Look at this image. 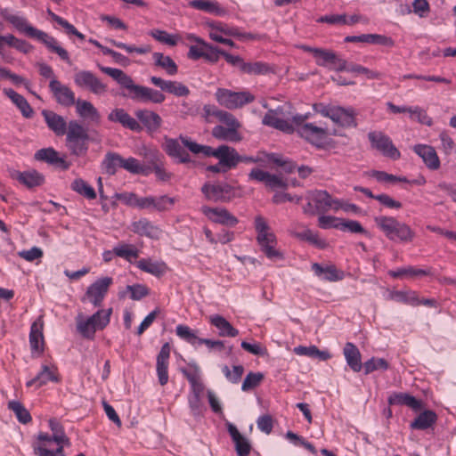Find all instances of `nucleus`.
Here are the masks:
<instances>
[{
  "mask_svg": "<svg viewBox=\"0 0 456 456\" xmlns=\"http://www.w3.org/2000/svg\"><path fill=\"white\" fill-rule=\"evenodd\" d=\"M2 17L9 21L19 32L25 34L30 38L38 40L44 44L50 52L58 54L59 57L67 63H70L69 53L58 45L57 40L53 37L34 28L28 24L27 20L22 16L7 14L5 11L4 12L2 10Z\"/></svg>",
  "mask_w": 456,
  "mask_h": 456,
  "instance_id": "1",
  "label": "nucleus"
},
{
  "mask_svg": "<svg viewBox=\"0 0 456 456\" xmlns=\"http://www.w3.org/2000/svg\"><path fill=\"white\" fill-rule=\"evenodd\" d=\"M181 142L191 152L194 154H203L206 157H215L218 159L219 165L223 167V173L233 169L238 166L239 152L235 148L222 144L216 149L208 145L199 144L188 136L180 135Z\"/></svg>",
  "mask_w": 456,
  "mask_h": 456,
  "instance_id": "2",
  "label": "nucleus"
},
{
  "mask_svg": "<svg viewBox=\"0 0 456 456\" xmlns=\"http://www.w3.org/2000/svg\"><path fill=\"white\" fill-rule=\"evenodd\" d=\"M374 223L391 241L410 243L415 238V232L407 224L398 221L394 216H375Z\"/></svg>",
  "mask_w": 456,
  "mask_h": 456,
  "instance_id": "3",
  "label": "nucleus"
},
{
  "mask_svg": "<svg viewBox=\"0 0 456 456\" xmlns=\"http://www.w3.org/2000/svg\"><path fill=\"white\" fill-rule=\"evenodd\" d=\"M67 147L71 155L84 157L88 151L90 136L87 130L77 120H70L68 125Z\"/></svg>",
  "mask_w": 456,
  "mask_h": 456,
  "instance_id": "4",
  "label": "nucleus"
},
{
  "mask_svg": "<svg viewBox=\"0 0 456 456\" xmlns=\"http://www.w3.org/2000/svg\"><path fill=\"white\" fill-rule=\"evenodd\" d=\"M112 308L100 309L87 319L77 318V330L84 338L94 339L97 330H102L110 321Z\"/></svg>",
  "mask_w": 456,
  "mask_h": 456,
  "instance_id": "5",
  "label": "nucleus"
},
{
  "mask_svg": "<svg viewBox=\"0 0 456 456\" xmlns=\"http://www.w3.org/2000/svg\"><path fill=\"white\" fill-rule=\"evenodd\" d=\"M255 229L257 232L256 241L265 255L269 259H282V253L274 248L276 236L274 233L269 232L270 227L262 216L255 217Z\"/></svg>",
  "mask_w": 456,
  "mask_h": 456,
  "instance_id": "6",
  "label": "nucleus"
},
{
  "mask_svg": "<svg viewBox=\"0 0 456 456\" xmlns=\"http://www.w3.org/2000/svg\"><path fill=\"white\" fill-rule=\"evenodd\" d=\"M215 95L218 103L229 110L241 108L255 100L249 92H232L225 88H218Z\"/></svg>",
  "mask_w": 456,
  "mask_h": 456,
  "instance_id": "7",
  "label": "nucleus"
},
{
  "mask_svg": "<svg viewBox=\"0 0 456 456\" xmlns=\"http://www.w3.org/2000/svg\"><path fill=\"white\" fill-rule=\"evenodd\" d=\"M302 49L306 53H312L318 66L329 67L338 71H343L346 68V61L338 58L332 51L308 45H303Z\"/></svg>",
  "mask_w": 456,
  "mask_h": 456,
  "instance_id": "8",
  "label": "nucleus"
},
{
  "mask_svg": "<svg viewBox=\"0 0 456 456\" xmlns=\"http://www.w3.org/2000/svg\"><path fill=\"white\" fill-rule=\"evenodd\" d=\"M234 187L227 183H206L201 187V192L206 199L215 202H229L234 197Z\"/></svg>",
  "mask_w": 456,
  "mask_h": 456,
  "instance_id": "9",
  "label": "nucleus"
},
{
  "mask_svg": "<svg viewBox=\"0 0 456 456\" xmlns=\"http://www.w3.org/2000/svg\"><path fill=\"white\" fill-rule=\"evenodd\" d=\"M113 283L111 277H102L93 282L87 287L85 296L82 297V302L88 300L95 307L102 305L105 296L110 285Z\"/></svg>",
  "mask_w": 456,
  "mask_h": 456,
  "instance_id": "10",
  "label": "nucleus"
},
{
  "mask_svg": "<svg viewBox=\"0 0 456 456\" xmlns=\"http://www.w3.org/2000/svg\"><path fill=\"white\" fill-rule=\"evenodd\" d=\"M368 138L371 146L380 151L385 157L396 160L401 157L400 151L394 145L392 140L381 132H370Z\"/></svg>",
  "mask_w": 456,
  "mask_h": 456,
  "instance_id": "11",
  "label": "nucleus"
},
{
  "mask_svg": "<svg viewBox=\"0 0 456 456\" xmlns=\"http://www.w3.org/2000/svg\"><path fill=\"white\" fill-rule=\"evenodd\" d=\"M74 82L78 87L87 89L94 94H102L107 90V86L89 70L77 72L74 76Z\"/></svg>",
  "mask_w": 456,
  "mask_h": 456,
  "instance_id": "12",
  "label": "nucleus"
},
{
  "mask_svg": "<svg viewBox=\"0 0 456 456\" xmlns=\"http://www.w3.org/2000/svg\"><path fill=\"white\" fill-rule=\"evenodd\" d=\"M301 137L305 138L311 144L322 148L328 135L327 128L317 126L313 123H305L297 129Z\"/></svg>",
  "mask_w": 456,
  "mask_h": 456,
  "instance_id": "13",
  "label": "nucleus"
},
{
  "mask_svg": "<svg viewBox=\"0 0 456 456\" xmlns=\"http://www.w3.org/2000/svg\"><path fill=\"white\" fill-rule=\"evenodd\" d=\"M226 126L218 125L213 127L212 135L214 138L222 141H227L232 142H237L241 141L242 137L238 132L240 127V123L237 118L233 121H227L224 123Z\"/></svg>",
  "mask_w": 456,
  "mask_h": 456,
  "instance_id": "14",
  "label": "nucleus"
},
{
  "mask_svg": "<svg viewBox=\"0 0 456 456\" xmlns=\"http://www.w3.org/2000/svg\"><path fill=\"white\" fill-rule=\"evenodd\" d=\"M49 88L55 101L61 106L70 107L77 102L74 92L53 77L49 83Z\"/></svg>",
  "mask_w": 456,
  "mask_h": 456,
  "instance_id": "15",
  "label": "nucleus"
},
{
  "mask_svg": "<svg viewBox=\"0 0 456 456\" xmlns=\"http://www.w3.org/2000/svg\"><path fill=\"white\" fill-rule=\"evenodd\" d=\"M134 115L139 124L142 125V127H144L149 134L156 133L162 126L163 120L155 111L140 109L135 110Z\"/></svg>",
  "mask_w": 456,
  "mask_h": 456,
  "instance_id": "16",
  "label": "nucleus"
},
{
  "mask_svg": "<svg viewBox=\"0 0 456 456\" xmlns=\"http://www.w3.org/2000/svg\"><path fill=\"white\" fill-rule=\"evenodd\" d=\"M151 83L161 91L174 94L176 97H184L190 94V89L181 82L165 80L159 77H151Z\"/></svg>",
  "mask_w": 456,
  "mask_h": 456,
  "instance_id": "17",
  "label": "nucleus"
},
{
  "mask_svg": "<svg viewBox=\"0 0 456 456\" xmlns=\"http://www.w3.org/2000/svg\"><path fill=\"white\" fill-rule=\"evenodd\" d=\"M181 372L191 385L192 396L200 397L204 391V384L200 380V368L195 362L188 363L187 368H182Z\"/></svg>",
  "mask_w": 456,
  "mask_h": 456,
  "instance_id": "18",
  "label": "nucleus"
},
{
  "mask_svg": "<svg viewBox=\"0 0 456 456\" xmlns=\"http://www.w3.org/2000/svg\"><path fill=\"white\" fill-rule=\"evenodd\" d=\"M10 175L28 189L39 187L45 183V176L35 169L28 171L11 170Z\"/></svg>",
  "mask_w": 456,
  "mask_h": 456,
  "instance_id": "19",
  "label": "nucleus"
},
{
  "mask_svg": "<svg viewBox=\"0 0 456 456\" xmlns=\"http://www.w3.org/2000/svg\"><path fill=\"white\" fill-rule=\"evenodd\" d=\"M202 212L216 224L234 227L239 223L238 218L225 208L203 207Z\"/></svg>",
  "mask_w": 456,
  "mask_h": 456,
  "instance_id": "20",
  "label": "nucleus"
},
{
  "mask_svg": "<svg viewBox=\"0 0 456 456\" xmlns=\"http://www.w3.org/2000/svg\"><path fill=\"white\" fill-rule=\"evenodd\" d=\"M34 159L37 161L47 163L48 165L61 167L62 170H68L70 164L63 158L59 156L57 151L52 147L43 148L36 151Z\"/></svg>",
  "mask_w": 456,
  "mask_h": 456,
  "instance_id": "21",
  "label": "nucleus"
},
{
  "mask_svg": "<svg viewBox=\"0 0 456 456\" xmlns=\"http://www.w3.org/2000/svg\"><path fill=\"white\" fill-rule=\"evenodd\" d=\"M108 120L113 123H118L123 127L134 132H141L142 130L139 122L122 108L112 110L108 115Z\"/></svg>",
  "mask_w": 456,
  "mask_h": 456,
  "instance_id": "22",
  "label": "nucleus"
},
{
  "mask_svg": "<svg viewBox=\"0 0 456 456\" xmlns=\"http://www.w3.org/2000/svg\"><path fill=\"white\" fill-rule=\"evenodd\" d=\"M311 269L315 276L325 281H338L345 277V272L338 269L335 265H322L319 263H313Z\"/></svg>",
  "mask_w": 456,
  "mask_h": 456,
  "instance_id": "23",
  "label": "nucleus"
},
{
  "mask_svg": "<svg viewBox=\"0 0 456 456\" xmlns=\"http://www.w3.org/2000/svg\"><path fill=\"white\" fill-rule=\"evenodd\" d=\"M227 431L234 444L235 451L238 456H248L252 444L250 441L240 433L236 426L231 422L226 423Z\"/></svg>",
  "mask_w": 456,
  "mask_h": 456,
  "instance_id": "24",
  "label": "nucleus"
},
{
  "mask_svg": "<svg viewBox=\"0 0 456 456\" xmlns=\"http://www.w3.org/2000/svg\"><path fill=\"white\" fill-rule=\"evenodd\" d=\"M170 357V346L165 343L157 356L156 370L159 383L165 386L168 382V360Z\"/></svg>",
  "mask_w": 456,
  "mask_h": 456,
  "instance_id": "25",
  "label": "nucleus"
},
{
  "mask_svg": "<svg viewBox=\"0 0 456 456\" xmlns=\"http://www.w3.org/2000/svg\"><path fill=\"white\" fill-rule=\"evenodd\" d=\"M413 151L419 156L426 166L431 170H436L440 167V160L436 150L427 144H417L413 147Z\"/></svg>",
  "mask_w": 456,
  "mask_h": 456,
  "instance_id": "26",
  "label": "nucleus"
},
{
  "mask_svg": "<svg viewBox=\"0 0 456 456\" xmlns=\"http://www.w3.org/2000/svg\"><path fill=\"white\" fill-rule=\"evenodd\" d=\"M44 322L39 317L30 327L29 345L32 352L42 354L44 352L45 339L43 334Z\"/></svg>",
  "mask_w": 456,
  "mask_h": 456,
  "instance_id": "27",
  "label": "nucleus"
},
{
  "mask_svg": "<svg viewBox=\"0 0 456 456\" xmlns=\"http://www.w3.org/2000/svg\"><path fill=\"white\" fill-rule=\"evenodd\" d=\"M208 26L214 30L219 31L225 36L233 37L240 40H255L258 37L252 33H242L236 27H231L220 21H208Z\"/></svg>",
  "mask_w": 456,
  "mask_h": 456,
  "instance_id": "28",
  "label": "nucleus"
},
{
  "mask_svg": "<svg viewBox=\"0 0 456 456\" xmlns=\"http://www.w3.org/2000/svg\"><path fill=\"white\" fill-rule=\"evenodd\" d=\"M77 114L83 119L89 120L93 124H100L101 114L92 102L78 99L76 103Z\"/></svg>",
  "mask_w": 456,
  "mask_h": 456,
  "instance_id": "29",
  "label": "nucleus"
},
{
  "mask_svg": "<svg viewBox=\"0 0 456 456\" xmlns=\"http://www.w3.org/2000/svg\"><path fill=\"white\" fill-rule=\"evenodd\" d=\"M330 194L324 190L309 191L306 194V200L314 202L317 214H324L330 209Z\"/></svg>",
  "mask_w": 456,
  "mask_h": 456,
  "instance_id": "30",
  "label": "nucleus"
},
{
  "mask_svg": "<svg viewBox=\"0 0 456 456\" xmlns=\"http://www.w3.org/2000/svg\"><path fill=\"white\" fill-rule=\"evenodd\" d=\"M42 115L49 129L56 135L61 136L67 134V123L61 116L48 110H43Z\"/></svg>",
  "mask_w": 456,
  "mask_h": 456,
  "instance_id": "31",
  "label": "nucleus"
},
{
  "mask_svg": "<svg viewBox=\"0 0 456 456\" xmlns=\"http://www.w3.org/2000/svg\"><path fill=\"white\" fill-rule=\"evenodd\" d=\"M164 151L171 158L178 159L179 163L187 164L192 162L190 154L183 149L176 139H165Z\"/></svg>",
  "mask_w": 456,
  "mask_h": 456,
  "instance_id": "32",
  "label": "nucleus"
},
{
  "mask_svg": "<svg viewBox=\"0 0 456 456\" xmlns=\"http://www.w3.org/2000/svg\"><path fill=\"white\" fill-rule=\"evenodd\" d=\"M147 161L153 165L154 174L161 182H167L171 179L172 174L167 172L164 167V156L159 151H151L146 155Z\"/></svg>",
  "mask_w": 456,
  "mask_h": 456,
  "instance_id": "33",
  "label": "nucleus"
},
{
  "mask_svg": "<svg viewBox=\"0 0 456 456\" xmlns=\"http://www.w3.org/2000/svg\"><path fill=\"white\" fill-rule=\"evenodd\" d=\"M132 231L140 236L151 239H159L161 233V230L147 218H141L138 221L133 222Z\"/></svg>",
  "mask_w": 456,
  "mask_h": 456,
  "instance_id": "34",
  "label": "nucleus"
},
{
  "mask_svg": "<svg viewBox=\"0 0 456 456\" xmlns=\"http://www.w3.org/2000/svg\"><path fill=\"white\" fill-rule=\"evenodd\" d=\"M4 93L18 108L25 118H31L33 117L34 110L24 96L18 94L12 88H4Z\"/></svg>",
  "mask_w": 456,
  "mask_h": 456,
  "instance_id": "35",
  "label": "nucleus"
},
{
  "mask_svg": "<svg viewBox=\"0 0 456 456\" xmlns=\"http://www.w3.org/2000/svg\"><path fill=\"white\" fill-rule=\"evenodd\" d=\"M60 378L56 371H53L49 369L47 365H43L41 370L37 373V375L28 380L26 383L28 387H35L36 388H39L47 384V382L52 381L54 383L60 382Z\"/></svg>",
  "mask_w": 456,
  "mask_h": 456,
  "instance_id": "36",
  "label": "nucleus"
},
{
  "mask_svg": "<svg viewBox=\"0 0 456 456\" xmlns=\"http://www.w3.org/2000/svg\"><path fill=\"white\" fill-rule=\"evenodd\" d=\"M387 401L390 405H406L416 411L423 407L421 400L407 393H393Z\"/></svg>",
  "mask_w": 456,
  "mask_h": 456,
  "instance_id": "37",
  "label": "nucleus"
},
{
  "mask_svg": "<svg viewBox=\"0 0 456 456\" xmlns=\"http://www.w3.org/2000/svg\"><path fill=\"white\" fill-rule=\"evenodd\" d=\"M343 354L350 369L354 372H359L363 365L358 347L354 343L347 342L343 348Z\"/></svg>",
  "mask_w": 456,
  "mask_h": 456,
  "instance_id": "38",
  "label": "nucleus"
},
{
  "mask_svg": "<svg viewBox=\"0 0 456 456\" xmlns=\"http://www.w3.org/2000/svg\"><path fill=\"white\" fill-rule=\"evenodd\" d=\"M262 123L265 126L273 127L288 134L294 132L293 125L286 118L276 116L274 111L268 110L264 116Z\"/></svg>",
  "mask_w": 456,
  "mask_h": 456,
  "instance_id": "39",
  "label": "nucleus"
},
{
  "mask_svg": "<svg viewBox=\"0 0 456 456\" xmlns=\"http://www.w3.org/2000/svg\"><path fill=\"white\" fill-rule=\"evenodd\" d=\"M332 121L344 127H355L357 126L355 113L352 108L346 109L336 106Z\"/></svg>",
  "mask_w": 456,
  "mask_h": 456,
  "instance_id": "40",
  "label": "nucleus"
},
{
  "mask_svg": "<svg viewBox=\"0 0 456 456\" xmlns=\"http://www.w3.org/2000/svg\"><path fill=\"white\" fill-rule=\"evenodd\" d=\"M436 420L437 415L434 411L425 410L410 424V428L414 430H426L431 428Z\"/></svg>",
  "mask_w": 456,
  "mask_h": 456,
  "instance_id": "41",
  "label": "nucleus"
},
{
  "mask_svg": "<svg viewBox=\"0 0 456 456\" xmlns=\"http://www.w3.org/2000/svg\"><path fill=\"white\" fill-rule=\"evenodd\" d=\"M203 117L208 123L213 122L212 118H216L221 123L233 121V119L236 118L232 113L220 110L216 105L206 104L203 107Z\"/></svg>",
  "mask_w": 456,
  "mask_h": 456,
  "instance_id": "42",
  "label": "nucleus"
},
{
  "mask_svg": "<svg viewBox=\"0 0 456 456\" xmlns=\"http://www.w3.org/2000/svg\"><path fill=\"white\" fill-rule=\"evenodd\" d=\"M210 323L218 330V334L221 337L235 338L239 334V330L219 314L212 315Z\"/></svg>",
  "mask_w": 456,
  "mask_h": 456,
  "instance_id": "43",
  "label": "nucleus"
},
{
  "mask_svg": "<svg viewBox=\"0 0 456 456\" xmlns=\"http://www.w3.org/2000/svg\"><path fill=\"white\" fill-rule=\"evenodd\" d=\"M122 156L114 151H108L102 161V170L104 174L108 175H114L118 169L121 167Z\"/></svg>",
  "mask_w": 456,
  "mask_h": 456,
  "instance_id": "44",
  "label": "nucleus"
},
{
  "mask_svg": "<svg viewBox=\"0 0 456 456\" xmlns=\"http://www.w3.org/2000/svg\"><path fill=\"white\" fill-rule=\"evenodd\" d=\"M127 90L129 91V93L127 94H124L123 96L128 97L135 102H150L151 93V87L135 85L133 80L132 83L128 85Z\"/></svg>",
  "mask_w": 456,
  "mask_h": 456,
  "instance_id": "45",
  "label": "nucleus"
},
{
  "mask_svg": "<svg viewBox=\"0 0 456 456\" xmlns=\"http://www.w3.org/2000/svg\"><path fill=\"white\" fill-rule=\"evenodd\" d=\"M189 5L194 9L204 11L217 16H224L225 14V10L216 1L191 0L189 2Z\"/></svg>",
  "mask_w": 456,
  "mask_h": 456,
  "instance_id": "46",
  "label": "nucleus"
},
{
  "mask_svg": "<svg viewBox=\"0 0 456 456\" xmlns=\"http://www.w3.org/2000/svg\"><path fill=\"white\" fill-rule=\"evenodd\" d=\"M137 267L142 271L160 277L166 273L167 265L165 263L153 262L151 259L142 258L137 262Z\"/></svg>",
  "mask_w": 456,
  "mask_h": 456,
  "instance_id": "47",
  "label": "nucleus"
},
{
  "mask_svg": "<svg viewBox=\"0 0 456 456\" xmlns=\"http://www.w3.org/2000/svg\"><path fill=\"white\" fill-rule=\"evenodd\" d=\"M294 352L298 355H305L311 358H317L321 361H327L331 358V354L328 350H320L316 346H298L294 348Z\"/></svg>",
  "mask_w": 456,
  "mask_h": 456,
  "instance_id": "48",
  "label": "nucleus"
},
{
  "mask_svg": "<svg viewBox=\"0 0 456 456\" xmlns=\"http://www.w3.org/2000/svg\"><path fill=\"white\" fill-rule=\"evenodd\" d=\"M152 57L154 64L164 69L168 75L174 76L177 73L178 66L170 56L156 52L152 54Z\"/></svg>",
  "mask_w": 456,
  "mask_h": 456,
  "instance_id": "49",
  "label": "nucleus"
},
{
  "mask_svg": "<svg viewBox=\"0 0 456 456\" xmlns=\"http://www.w3.org/2000/svg\"><path fill=\"white\" fill-rule=\"evenodd\" d=\"M99 69L105 74L111 77L114 80H116L121 87L127 89L128 85H130L133 81L132 77L128 75H126L123 70L115 69V68H110V67H103L101 65H98Z\"/></svg>",
  "mask_w": 456,
  "mask_h": 456,
  "instance_id": "50",
  "label": "nucleus"
},
{
  "mask_svg": "<svg viewBox=\"0 0 456 456\" xmlns=\"http://www.w3.org/2000/svg\"><path fill=\"white\" fill-rule=\"evenodd\" d=\"M70 188L72 191H76L87 200L96 199L95 190L82 178L75 179L71 183Z\"/></svg>",
  "mask_w": 456,
  "mask_h": 456,
  "instance_id": "51",
  "label": "nucleus"
},
{
  "mask_svg": "<svg viewBox=\"0 0 456 456\" xmlns=\"http://www.w3.org/2000/svg\"><path fill=\"white\" fill-rule=\"evenodd\" d=\"M273 71L272 67L264 61L246 62L241 67V72L248 75H266Z\"/></svg>",
  "mask_w": 456,
  "mask_h": 456,
  "instance_id": "52",
  "label": "nucleus"
},
{
  "mask_svg": "<svg viewBox=\"0 0 456 456\" xmlns=\"http://www.w3.org/2000/svg\"><path fill=\"white\" fill-rule=\"evenodd\" d=\"M49 428L53 432L52 438L55 444H66L70 445L69 437L65 435L62 425L56 419H49Z\"/></svg>",
  "mask_w": 456,
  "mask_h": 456,
  "instance_id": "53",
  "label": "nucleus"
},
{
  "mask_svg": "<svg viewBox=\"0 0 456 456\" xmlns=\"http://www.w3.org/2000/svg\"><path fill=\"white\" fill-rule=\"evenodd\" d=\"M8 409L15 414L18 421L21 424H28L32 420L29 411L19 401H10Z\"/></svg>",
  "mask_w": 456,
  "mask_h": 456,
  "instance_id": "54",
  "label": "nucleus"
},
{
  "mask_svg": "<svg viewBox=\"0 0 456 456\" xmlns=\"http://www.w3.org/2000/svg\"><path fill=\"white\" fill-rule=\"evenodd\" d=\"M265 156L268 162L281 167L283 171L288 174H292L297 169V165L294 161L290 159H282L279 154L265 153Z\"/></svg>",
  "mask_w": 456,
  "mask_h": 456,
  "instance_id": "55",
  "label": "nucleus"
},
{
  "mask_svg": "<svg viewBox=\"0 0 456 456\" xmlns=\"http://www.w3.org/2000/svg\"><path fill=\"white\" fill-rule=\"evenodd\" d=\"M294 236L301 240H305L321 249H323L327 247V242L324 240L319 238L318 234L310 229H306L300 232H295Z\"/></svg>",
  "mask_w": 456,
  "mask_h": 456,
  "instance_id": "56",
  "label": "nucleus"
},
{
  "mask_svg": "<svg viewBox=\"0 0 456 456\" xmlns=\"http://www.w3.org/2000/svg\"><path fill=\"white\" fill-rule=\"evenodd\" d=\"M176 335L185 342L196 346L199 345V340L200 338H198L195 330H191L189 326L179 324L175 328Z\"/></svg>",
  "mask_w": 456,
  "mask_h": 456,
  "instance_id": "57",
  "label": "nucleus"
},
{
  "mask_svg": "<svg viewBox=\"0 0 456 456\" xmlns=\"http://www.w3.org/2000/svg\"><path fill=\"white\" fill-rule=\"evenodd\" d=\"M430 272L428 270L419 269L413 266H407L403 268H398L396 270H391L388 274L393 278H402L404 275L409 276H426Z\"/></svg>",
  "mask_w": 456,
  "mask_h": 456,
  "instance_id": "58",
  "label": "nucleus"
},
{
  "mask_svg": "<svg viewBox=\"0 0 456 456\" xmlns=\"http://www.w3.org/2000/svg\"><path fill=\"white\" fill-rule=\"evenodd\" d=\"M264 379L265 375L262 372L249 371L242 382L241 390L248 392L257 387Z\"/></svg>",
  "mask_w": 456,
  "mask_h": 456,
  "instance_id": "59",
  "label": "nucleus"
},
{
  "mask_svg": "<svg viewBox=\"0 0 456 456\" xmlns=\"http://www.w3.org/2000/svg\"><path fill=\"white\" fill-rule=\"evenodd\" d=\"M364 374H370L375 370H387L389 368V363L383 358L372 357L363 363Z\"/></svg>",
  "mask_w": 456,
  "mask_h": 456,
  "instance_id": "60",
  "label": "nucleus"
},
{
  "mask_svg": "<svg viewBox=\"0 0 456 456\" xmlns=\"http://www.w3.org/2000/svg\"><path fill=\"white\" fill-rule=\"evenodd\" d=\"M338 230L342 232H349L352 233H361L365 235L369 234L368 231L362 227L361 223L355 220H346L341 218Z\"/></svg>",
  "mask_w": 456,
  "mask_h": 456,
  "instance_id": "61",
  "label": "nucleus"
},
{
  "mask_svg": "<svg viewBox=\"0 0 456 456\" xmlns=\"http://www.w3.org/2000/svg\"><path fill=\"white\" fill-rule=\"evenodd\" d=\"M150 35L157 41L170 46L176 45L179 38L177 35H170L167 31L160 29L151 30Z\"/></svg>",
  "mask_w": 456,
  "mask_h": 456,
  "instance_id": "62",
  "label": "nucleus"
},
{
  "mask_svg": "<svg viewBox=\"0 0 456 456\" xmlns=\"http://www.w3.org/2000/svg\"><path fill=\"white\" fill-rule=\"evenodd\" d=\"M58 445L55 451L49 450L45 444H38L34 446V452L37 456H66L64 453V446L66 444H56Z\"/></svg>",
  "mask_w": 456,
  "mask_h": 456,
  "instance_id": "63",
  "label": "nucleus"
},
{
  "mask_svg": "<svg viewBox=\"0 0 456 456\" xmlns=\"http://www.w3.org/2000/svg\"><path fill=\"white\" fill-rule=\"evenodd\" d=\"M222 372L228 381L232 384H237L240 381L244 373V367L242 365H234L232 370L227 365L222 367Z\"/></svg>",
  "mask_w": 456,
  "mask_h": 456,
  "instance_id": "64",
  "label": "nucleus"
}]
</instances>
